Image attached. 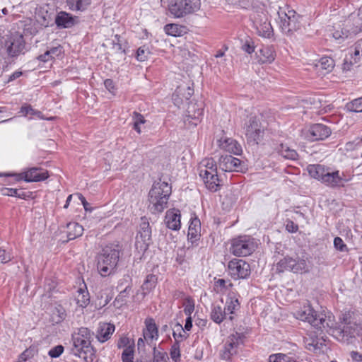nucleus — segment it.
<instances>
[{"instance_id":"obj_38","label":"nucleus","mask_w":362,"mask_h":362,"mask_svg":"<svg viewBox=\"0 0 362 362\" xmlns=\"http://www.w3.org/2000/svg\"><path fill=\"white\" fill-rule=\"evenodd\" d=\"M165 32L168 35L181 36L184 32V27L175 23L167 24L164 28Z\"/></svg>"},{"instance_id":"obj_33","label":"nucleus","mask_w":362,"mask_h":362,"mask_svg":"<svg viewBox=\"0 0 362 362\" xmlns=\"http://www.w3.org/2000/svg\"><path fill=\"white\" fill-rule=\"evenodd\" d=\"M294 268V260L291 257H284L276 265V270L279 273L286 271L291 272Z\"/></svg>"},{"instance_id":"obj_31","label":"nucleus","mask_w":362,"mask_h":362,"mask_svg":"<svg viewBox=\"0 0 362 362\" xmlns=\"http://www.w3.org/2000/svg\"><path fill=\"white\" fill-rule=\"evenodd\" d=\"M158 281V277L153 274H148L141 286L142 294L144 296L152 291Z\"/></svg>"},{"instance_id":"obj_39","label":"nucleus","mask_w":362,"mask_h":362,"mask_svg":"<svg viewBox=\"0 0 362 362\" xmlns=\"http://www.w3.org/2000/svg\"><path fill=\"white\" fill-rule=\"evenodd\" d=\"M2 194L6 196L18 197L23 199H26L29 197L28 192L13 188H4L2 189Z\"/></svg>"},{"instance_id":"obj_41","label":"nucleus","mask_w":362,"mask_h":362,"mask_svg":"<svg viewBox=\"0 0 362 362\" xmlns=\"http://www.w3.org/2000/svg\"><path fill=\"white\" fill-rule=\"evenodd\" d=\"M66 317V313L65 309L59 305L56 307L52 313L53 321L56 323L62 322Z\"/></svg>"},{"instance_id":"obj_62","label":"nucleus","mask_w":362,"mask_h":362,"mask_svg":"<svg viewBox=\"0 0 362 362\" xmlns=\"http://www.w3.org/2000/svg\"><path fill=\"white\" fill-rule=\"evenodd\" d=\"M104 85L105 88L110 93H114L116 90L115 82L110 78L105 80Z\"/></svg>"},{"instance_id":"obj_64","label":"nucleus","mask_w":362,"mask_h":362,"mask_svg":"<svg viewBox=\"0 0 362 362\" xmlns=\"http://www.w3.org/2000/svg\"><path fill=\"white\" fill-rule=\"evenodd\" d=\"M37 59L42 62H47L51 59H52V56H51L48 51H46L44 54L39 55Z\"/></svg>"},{"instance_id":"obj_15","label":"nucleus","mask_w":362,"mask_h":362,"mask_svg":"<svg viewBox=\"0 0 362 362\" xmlns=\"http://www.w3.org/2000/svg\"><path fill=\"white\" fill-rule=\"evenodd\" d=\"M245 135L249 141L258 144L263 136V130L259 120L255 116H251L244 126Z\"/></svg>"},{"instance_id":"obj_20","label":"nucleus","mask_w":362,"mask_h":362,"mask_svg":"<svg viewBox=\"0 0 362 362\" xmlns=\"http://www.w3.org/2000/svg\"><path fill=\"white\" fill-rule=\"evenodd\" d=\"M77 22V16L63 11L58 12L54 19L57 27L59 28H71L74 26Z\"/></svg>"},{"instance_id":"obj_5","label":"nucleus","mask_w":362,"mask_h":362,"mask_svg":"<svg viewBox=\"0 0 362 362\" xmlns=\"http://www.w3.org/2000/svg\"><path fill=\"white\" fill-rule=\"evenodd\" d=\"M308 172L312 177L330 187H342L344 182L349 181V179L343 177V173L340 175L339 170L332 171L329 168L320 164L308 165Z\"/></svg>"},{"instance_id":"obj_16","label":"nucleus","mask_w":362,"mask_h":362,"mask_svg":"<svg viewBox=\"0 0 362 362\" xmlns=\"http://www.w3.org/2000/svg\"><path fill=\"white\" fill-rule=\"evenodd\" d=\"M203 113L202 103H190L187 109L185 123L189 127H196L201 122Z\"/></svg>"},{"instance_id":"obj_50","label":"nucleus","mask_w":362,"mask_h":362,"mask_svg":"<svg viewBox=\"0 0 362 362\" xmlns=\"http://www.w3.org/2000/svg\"><path fill=\"white\" fill-rule=\"evenodd\" d=\"M242 49L247 54H252L255 52V45L254 41L249 38L245 40L242 45Z\"/></svg>"},{"instance_id":"obj_59","label":"nucleus","mask_w":362,"mask_h":362,"mask_svg":"<svg viewBox=\"0 0 362 362\" xmlns=\"http://www.w3.org/2000/svg\"><path fill=\"white\" fill-rule=\"evenodd\" d=\"M132 119L134 121V124L141 125V124H144L146 122L144 116L137 112H133Z\"/></svg>"},{"instance_id":"obj_63","label":"nucleus","mask_w":362,"mask_h":362,"mask_svg":"<svg viewBox=\"0 0 362 362\" xmlns=\"http://www.w3.org/2000/svg\"><path fill=\"white\" fill-rule=\"evenodd\" d=\"M11 255L5 250L0 248V263L4 264L11 261Z\"/></svg>"},{"instance_id":"obj_28","label":"nucleus","mask_w":362,"mask_h":362,"mask_svg":"<svg viewBox=\"0 0 362 362\" xmlns=\"http://www.w3.org/2000/svg\"><path fill=\"white\" fill-rule=\"evenodd\" d=\"M68 240H74L83 235V228L76 222H70L66 225Z\"/></svg>"},{"instance_id":"obj_32","label":"nucleus","mask_w":362,"mask_h":362,"mask_svg":"<svg viewBox=\"0 0 362 362\" xmlns=\"http://www.w3.org/2000/svg\"><path fill=\"white\" fill-rule=\"evenodd\" d=\"M227 313L219 305H213L211 307V319L217 324H221L226 317Z\"/></svg>"},{"instance_id":"obj_4","label":"nucleus","mask_w":362,"mask_h":362,"mask_svg":"<svg viewBox=\"0 0 362 362\" xmlns=\"http://www.w3.org/2000/svg\"><path fill=\"white\" fill-rule=\"evenodd\" d=\"M171 194V186L166 182L159 180L153 183L148 193L150 209L153 214L161 213L168 207Z\"/></svg>"},{"instance_id":"obj_2","label":"nucleus","mask_w":362,"mask_h":362,"mask_svg":"<svg viewBox=\"0 0 362 362\" xmlns=\"http://www.w3.org/2000/svg\"><path fill=\"white\" fill-rule=\"evenodd\" d=\"M296 318L308 322L322 334L324 332H328L335 326L334 315L330 313H317L310 305H305L298 311Z\"/></svg>"},{"instance_id":"obj_8","label":"nucleus","mask_w":362,"mask_h":362,"mask_svg":"<svg viewBox=\"0 0 362 362\" xmlns=\"http://www.w3.org/2000/svg\"><path fill=\"white\" fill-rule=\"evenodd\" d=\"M257 247L255 239L250 235H239L230 240V252L235 257L250 255Z\"/></svg>"},{"instance_id":"obj_46","label":"nucleus","mask_w":362,"mask_h":362,"mask_svg":"<svg viewBox=\"0 0 362 362\" xmlns=\"http://www.w3.org/2000/svg\"><path fill=\"white\" fill-rule=\"evenodd\" d=\"M269 362H292V358L286 354L279 353L271 355Z\"/></svg>"},{"instance_id":"obj_22","label":"nucleus","mask_w":362,"mask_h":362,"mask_svg":"<svg viewBox=\"0 0 362 362\" xmlns=\"http://www.w3.org/2000/svg\"><path fill=\"white\" fill-rule=\"evenodd\" d=\"M218 144L221 149L234 155L242 153L243 150L240 144L232 138H221L218 140Z\"/></svg>"},{"instance_id":"obj_36","label":"nucleus","mask_w":362,"mask_h":362,"mask_svg":"<svg viewBox=\"0 0 362 362\" xmlns=\"http://www.w3.org/2000/svg\"><path fill=\"white\" fill-rule=\"evenodd\" d=\"M173 331V336L175 339V342H177L178 344L186 339L188 337V334H185V329L179 322L175 324Z\"/></svg>"},{"instance_id":"obj_6","label":"nucleus","mask_w":362,"mask_h":362,"mask_svg":"<svg viewBox=\"0 0 362 362\" xmlns=\"http://www.w3.org/2000/svg\"><path fill=\"white\" fill-rule=\"evenodd\" d=\"M200 8L201 0H168V11L177 18L193 14Z\"/></svg>"},{"instance_id":"obj_24","label":"nucleus","mask_w":362,"mask_h":362,"mask_svg":"<svg viewBox=\"0 0 362 362\" xmlns=\"http://www.w3.org/2000/svg\"><path fill=\"white\" fill-rule=\"evenodd\" d=\"M115 327L113 324L100 322L96 330V338L100 342H105L110 339L114 333Z\"/></svg>"},{"instance_id":"obj_57","label":"nucleus","mask_w":362,"mask_h":362,"mask_svg":"<svg viewBox=\"0 0 362 362\" xmlns=\"http://www.w3.org/2000/svg\"><path fill=\"white\" fill-rule=\"evenodd\" d=\"M194 310V304L193 300L189 298H187V303L185 305L184 313L187 317H191L192 313Z\"/></svg>"},{"instance_id":"obj_44","label":"nucleus","mask_w":362,"mask_h":362,"mask_svg":"<svg viewBox=\"0 0 362 362\" xmlns=\"http://www.w3.org/2000/svg\"><path fill=\"white\" fill-rule=\"evenodd\" d=\"M150 51L147 46H141L136 50V59L139 62H145L146 60H147Z\"/></svg>"},{"instance_id":"obj_58","label":"nucleus","mask_w":362,"mask_h":362,"mask_svg":"<svg viewBox=\"0 0 362 362\" xmlns=\"http://www.w3.org/2000/svg\"><path fill=\"white\" fill-rule=\"evenodd\" d=\"M227 281L223 279H219L215 281V286L217 292H223L226 289Z\"/></svg>"},{"instance_id":"obj_21","label":"nucleus","mask_w":362,"mask_h":362,"mask_svg":"<svg viewBox=\"0 0 362 362\" xmlns=\"http://www.w3.org/2000/svg\"><path fill=\"white\" fill-rule=\"evenodd\" d=\"M280 18L279 25L282 33L289 37L293 35V25H292V18L294 17V11H288V13L284 11L279 12Z\"/></svg>"},{"instance_id":"obj_25","label":"nucleus","mask_w":362,"mask_h":362,"mask_svg":"<svg viewBox=\"0 0 362 362\" xmlns=\"http://www.w3.org/2000/svg\"><path fill=\"white\" fill-rule=\"evenodd\" d=\"M201 230V222L197 217H191L188 228L187 238L192 244L197 243L199 240Z\"/></svg>"},{"instance_id":"obj_45","label":"nucleus","mask_w":362,"mask_h":362,"mask_svg":"<svg viewBox=\"0 0 362 362\" xmlns=\"http://www.w3.org/2000/svg\"><path fill=\"white\" fill-rule=\"evenodd\" d=\"M20 113L25 117L31 118L34 115H39L41 112L34 110L30 105L25 104L21 107Z\"/></svg>"},{"instance_id":"obj_26","label":"nucleus","mask_w":362,"mask_h":362,"mask_svg":"<svg viewBox=\"0 0 362 362\" xmlns=\"http://www.w3.org/2000/svg\"><path fill=\"white\" fill-rule=\"evenodd\" d=\"M146 328L144 329L143 336L144 339L149 343L158 337V330L156 324L152 318L146 319L145 321Z\"/></svg>"},{"instance_id":"obj_60","label":"nucleus","mask_w":362,"mask_h":362,"mask_svg":"<svg viewBox=\"0 0 362 362\" xmlns=\"http://www.w3.org/2000/svg\"><path fill=\"white\" fill-rule=\"evenodd\" d=\"M131 290H132V286H129V285L127 286L124 288V290H122V291H121L119 292V295L116 298V300H123L124 298L128 297Z\"/></svg>"},{"instance_id":"obj_23","label":"nucleus","mask_w":362,"mask_h":362,"mask_svg":"<svg viewBox=\"0 0 362 362\" xmlns=\"http://www.w3.org/2000/svg\"><path fill=\"white\" fill-rule=\"evenodd\" d=\"M180 211L178 209H173L167 211L165 216L166 226L173 230H178L181 227Z\"/></svg>"},{"instance_id":"obj_10","label":"nucleus","mask_w":362,"mask_h":362,"mask_svg":"<svg viewBox=\"0 0 362 362\" xmlns=\"http://www.w3.org/2000/svg\"><path fill=\"white\" fill-rule=\"evenodd\" d=\"M152 243L151 228L146 217L141 218L139 229L136 234L135 247L139 252L144 253Z\"/></svg>"},{"instance_id":"obj_61","label":"nucleus","mask_w":362,"mask_h":362,"mask_svg":"<svg viewBox=\"0 0 362 362\" xmlns=\"http://www.w3.org/2000/svg\"><path fill=\"white\" fill-rule=\"evenodd\" d=\"M233 4L239 6L241 8H247L251 6L250 0H232Z\"/></svg>"},{"instance_id":"obj_56","label":"nucleus","mask_w":362,"mask_h":362,"mask_svg":"<svg viewBox=\"0 0 362 362\" xmlns=\"http://www.w3.org/2000/svg\"><path fill=\"white\" fill-rule=\"evenodd\" d=\"M310 105V103H308L307 100H298L297 105H296V109L298 110V114H305L306 112L305 109L308 108Z\"/></svg>"},{"instance_id":"obj_30","label":"nucleus","mask_w":362,"mask_h":362,"mask_svg":"<svg viewBox=\"0 0 362 362\" xmlns=\"http://www.w3.org/2000/svg\"><path fill=\"white\" fill-rule=\"evenodd\" d=\"M260 55L259 62L261 64L271 63L275 59V52L272 46H264L260 50Z\"/></svg>"},{"instance_id":"obj_37","label":"nucleus","mask_w":362,"mask_h":362,"mask_svg":"<svg viewBox=\"0 0 362 362\" xmlns=\"http://www.w3.org/2000/svg\"><path fill=\"white\" fill-rule=\"evenodd\" d=\"M76 303L81 308H86L90 303V296L88 291L79 288L76 297Z\"/></svg>"},{"instance_id":"obj_13","label":"nucleus","mask_w":362,"mask_h":362,"mask_svg":"<svg viewBox=\"0 0 362 362\" xmlns=\"http://www.w3.org/2000/svg\"><path fill=\"white\" fill-rule=\"evenodd\" d=\"M243 335L236 332L230 335L221 351V357L223 360L229 361L238 354L239 346L243 344Z\"/></svg>"},{"instance_id":"obj_11","label":"nucleus","mask_w":362,"mask_h":362,"mask_svg":"<svg viewBox=\"0 0 362 362\" xmlns=\"http://www.w3.org/2000/svg\"><path fill=\"white\" fill-rule=\"evenodd\" d=\"M227 272L233 280H239L249 277L251 269L250 265L246 261L234 258L228 262Z\"/></svg>"},{"instance_id":"obj_54","label":"nucleus","mask_w":362,"mask_h":362,"mask_svg":"<svg viewBox=\"0 0 362 362\" xmlns=\"http://www.w3.org/2000/svg\"><path fill=\"white\" fill-rule=\"evenodd\" d=\"M308 270L309 267L305 259H300L296 263V272L305 273Z\"/></svg>"},{"instance_id":"obj_7","label":"nucleus","mask_w":362,"mask_h":362,"mask_svg":"<svg viewBox=\"0 0 362 362\" xmlns=\"http://www.w3.org/2000/svg\"><path fill=\"white\" fill-rule=\"evenodd\" d=\"M49 173L47 170L41 168H30L19 173H0V177H8L13 178L9 184L25 181L26 182H37L44 181L49 177Z\"/></svg>"},{"instance_id":"obj_51","label":"nucleus","mask_w":362,"mask_h":362,"mask_svg":"<svg viewBox=\"0 0 362 362\" xmlns=\"http://www.w3.org/2000/svg\"><path fill=\"white\" fill-rule=\"evenodd\" d=\"M112 44H113L114 47L117 49V52L124 54L127 53L125 47L123 46V45L121 42L120 35H115V39L113 40Z\"/></svg>"},{"instance_id":"obj_40","label":"nucleus","mask_w":362,"mask_h":362,"mask_svg":"<svg viewBox=\"0 0 362 362\" xmlns=\"http://www.w3.org/2000/svg\"><path fill=\"white\" fill-rule=\"evenodd\" d=\"M303 342L305 344V347L309 350H315L319 348V337L318 336H311L308 335V337H303Z\"/></svg>"},{"instance_id":"obj_43","label":"nucleus","mask_w":362,"mask_h":362,"mask_svg":"<svg viewBox=\"0 0 362 362\" xmlns=\"http://www.w3.org/2000/svg\"><path fill=\"white\" fill-rule=\"evenodd\" d=\"M346 108L351 112H362V97L353 100L346 104Z\"/></svg>"},{"instance_id":"obj_55","label":"nucleus","mask_w":362,"mask_h":362,"mask_svg":"<svg viewBox=\"0 0 362 362\" xmlns=\"http://www.w3.org/2000/svg\"><path fill=\"white\" fill-rule=\"evenodd\" d=\"M63 351H64V346L62 345H57V346L52 348L49 351L48 355L51 358H57L59 356H61V354L63 353Z\"/></svg>"},{"instance_id":"obj_19","label":"nucleus","mask_w":362,"mask_h":362,"mask_svg":"<svg viewBox=\"0 0 362 362\" xmlns=\"http://www.w3.org/2000/svg\"><path fill=\"white\" fill-rule=\"evenodd\" d=\"M199 176L203 180L207 189L213 192L220 190L221 184L217 173H210L206 170L200 171Z\"/></svg>"},{"instance_id":"obj_17","label":"nucleus","mask_w":362,"mask_h":362,"mask_svg":"<svg viewBox=\"0 0 362 362\" xmlns=\"http://www.w3.org/2000/svg\"><path fill=\"white\" fill-rule=\"evenodd\" d=\"M219 168L226 172L243 171L242 161L231 155L221 156L218 162Z\"/></svg>"},{"instance_id":"obj_42","label":"nucleus","mask_w":362,"mask_h":362,"mask_svg":"<svg viewBox=\"0 0 362 362\" xmlns=\"http://www.w3.org/2000/svg\"><path fill=\"white\" fill-rule=\"evenodd\" d=\"M202 163L204 168H202L201 167L199 169V172L206 170L208 173H217L216 163L213 158H206L205 160H203Z\"/></svg>"},{"instance_id":"obj_35","label":"nucleus","mask_w":362,"mask_h":362,"mask_svg":"<svg viewBox=\"0 0 362 362\" xmlns=\"http://www.w3.org/2000/svg\"><path fill=\"white\" fill-rule=\"evenodd\" d=\"M257 34L265 38H270L273 35V28L269 22L264 21L257 26Z\"/></svg>"},{"instance_id":"obj_52","label":"nucleus","mask_w":362,"mask_h":362,"mask_svg":"<svg viewBox=\"0 0 362 362\" xmlns=\"http://www.w3.org/2000/svg\"><path fill=\"white\" fill-rule=\"evenodd\" d=\"M281 154L285 158L288 159H294V151L290 149L286 145L281 144L280 148Z\"/></svg>"},{"instance_id":"obj_47","label":"nucleus","mask_w":362,"mask_h":362,"mask_svg":"<svg viewBox=\"0 0 362 362\" xmlns=\"http://www.w3.org/2000/svg\"><path fill=\"white\" fill-rule=\"evenodd\" d=\"M349 35V31L344 29L336 30L333 33V37L338 42V43H341L344 41Z\"/></svg>"},{"instance_id":"obj_27","label":"nucleus","mask_w":362,"mask_h":362,"mask_svg":"<svg viewBox=\"0 0 362 362\" xmlns=\"http://www.w3.org/2000/svg\"><path fill=\"white\" fill-rule=\"evenodd\" d=\"M66 6L74 12H84L91 5L92 0H66Z\"/></svg>"},{"instance_id":"obj_3","label":"nucleus","mask_w":362,"mask_h":362,"mask_svg":"<svg viewBox=\"0 0 362 362\" xmlns=\"http://www.w3.org/2000/svg\"><path fill=\"white\" fill-rule=\"evenodd\" d=\"M122 250L118 244L105 245L97 257V269L102 276L115 272Z\"/></svg>"},{"instance_id":"obj_53","label":"nucleus","mask_w":362,"mask_h":362,"mask_svg":"<svg viewBox=\"0 0 362 362\" xmlns=\"http://www.w3.org/2000/svg\"><path fill=\"white\" fill-rule=\"evenodd\" d=\"M334 246L336 250L340 252L348 251V247L344 243L343 240L339 237H336L334 239Z\"/></svg>"},{"instance_id":"obj_14","label":"nucleus","mask_w":362,"mask_h":362,"mask_svg":"<svg viewBox=\"0 0 362 362\" xmlns=\"http://www.w3.org/2000/svg\"><path fill=\"white\" fill-rule=\"evenodd\" d=\"M6 54L10 58H16L25 53V42L22 35H11L5 43Z\"/></svg>"},{"instance_id":"obj_18","label":"nucleus","mask_w":362,"mask_h":362,"mask_svg":"<svg viewBox=\"0 0 362 362\" xmlns=\"http://www.w3.org/2000/svg\"><path fill=\"white\" fill-rule=\"evenodd\" d=\"M362 59V39L358 40L354 45V50H351L349 56H346L343 63V70L349 71L351 66L358 63Z\"/></svg>"},{"instance_id":"obj_12","label":"nucleus","mask_w":362,"mask_h":362,"mask_svg":"<svg viewBox=\"0 0 362 362\" xmlns=\"http://www.w3.org/2000/svg\"><path fill=\"white\" fill-rule=\"evenodd\" d=\"M332 133L329 127L322 124H314L302 129L300 136L311 141L324 140Z\"/></svg>"},{"instance_id":"obj_29","label":"nucleus","mask_w":362,"mask_h":362,"mask_svg":"<svg viewBox=\"0 0 362 362\" xmlns=\"http://www.w3.org/2000/svg\"><path fill=\"white\" fill-rule=\"evenodd\" d=\"M240 308V303L236 294L233 292L229 293L224 307L227 314H233Z\"/></svg>"},{"instance_id":"obj_34","label":"nucleus","mask_w":362,"mask_h":362,"mask_svg":"<svg viewBox=\"0 0 362 362\" xmlns=\"http://www.w3.org/2000/svg\"><path fill=\"white\" fill-rule=\"evenodd\" d=\"M315 66L319 70H323L325 71L326 73H329L332 71L334 67V61L329 57H323L315 64Z\"/></svg>"},{"instance_id":"obj_49","label":"nucleus","mask_w":362,"mask_h":362,"mask_svg":"<svg viewBox=\"0 0 362 362\" xmlns=\"http://www.w3.org/2000/svg\"><path fill=\"white\" fill-rule=\"evenodd\" d=\"M170 357L172 360L175 362H177L180 358V344L177 342H175L170 349Z\"/></svg>"},{"instance_id":"obj_48","label":"nucleus","mask_w":362,"mask_h":362,"mask_svg":"<svg viewBox=\"0 0 362 362\" xmlns=\"http://www.w3.org/2000/svg\"><path fill=\"white\" fill-rule=\"evenodd\" d=\"M134 350L131 346L126 347L122 354V362H133Z\"/></svg>"},{"instance_id":"obj_1","label":"nucleus","mask_w":362,"mask_h":362,"mask_svg":"<svg viewBox=\"0 0 362 362\" xmlns=\"http://www.w3.org/2000/svg\"><path fill=\"white\" fill-rule=\"evenodd\" d=\"M93 333L87 327H80L71 334V352L84 362H93L95 351L91 345Z\"/></svg>"},{"instance_id":"obj_9","label":"nucleus","mask_w":362,"mask_h":362,"mask_svg":"<svg viewBox=\"0 0 362 362\" xmlns=\"http://www.w3.org/2000/svg\"><path fill=\"white\" fill-rule=\"evenodd\" d=\"M349 314L343 315L342 322H344L343 328L339 332V339L347 344H354L356 341L362 340V327L356 322L348 321Z\"/></svg>"}]
</instances>
